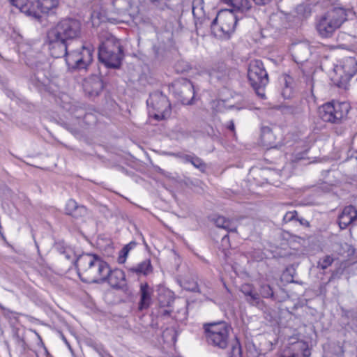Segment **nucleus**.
Returning a JSON list of instances; mask_svg holds the SVG:
<instances>
[{"label":"nucleus","instance_id":"1","mask_svg":"<svg viewBox=\"0 0 357 357\" xmlns=\"http://www.w3.org/2000/svg\"><path fill=\"white\" fill-rule=\"evenodd\" d=\"M82 34L81 22L73 18L60 20L47 33V41L52 57L61 58L67 54L68 43Z\"/></svg>","mask_w":357,"mask_h":357},{"label":"nucleus","instance_id":"2","mask_svg":"<svg viewBox=\"0 0 357 357\" xmlns=\"http://www.w3.org/2000/svg\"><path fill=\"white\" fill-rule=\"evenodd\" d=\"M206 343L215 348L225 349L231 347L229 357H242L241 346L237 338L229 337L231 328L225 321L206 323L203 325Z\"/></svg>","mask_w":357,"mask_h":357},{"label":"nucleus","instance_id":"3","mask_svg":"<svg viewBox=\"0 0 357 357\" xmlns=\"http://www.w3.org/2000/svg\"><path fill=\"white\" fill-rule=\"evenodd\" d=\"M75 265L82 281L87 283H102L109 273V266L100 257L94 254H82L77 257Z\"/></svg>","mask_w":357,"mask_h":357},{"label":"nucleus","instance_id":"4","mask_svg":"<svg viewBox=\"0 0 357 357\" xmlns=\"http://www.w3.org/2000/svg\"><path fill=\"white\" fill-rule=\"evenodd\" d=\"M101 45L98 50L99 61L110 68H119L124 54L119 40L109 33L100 36Z\"/></svg>","mask_w":357,"mask_h":357},{"label":"nucleus","instance_id":"5","mask_svg":"<svg viewBox=\"0 0 357 357\" xmlns=\"http://www.w3.org/2000/svg\"><path fill=\"white\" fill-rule=\"evenodd\" d=\"M346 20L345 10L342 8H334L317 19L316 29L321 38H331Z\"/></svg>","mask_w":357,"mask_h":357},{"label":"nucleus","instance_id":"6","mask_svg":"<svg viewBox=\"0 0 357 357\" xmlns=\"http://www.w3.org/2000/svg\"><path fill=\"white\" fill-rule=\"evenodd\" d=\"M10 3L26 15L40 21L41 14H48L59 5V0H10Z\"/></svg>","mask_w":357,"mask_h":357},{"label":"nucleus","instance_id":"7","mask_svg":"<svg viewBox=\"0 0 357 357\" xmlns=\"http://www.w3.org/2000/svg\"><path fill=\"white\" fill-rule=\"evenodd\" d=\"M248 77L258 96L265 98L264 88L268 83V73L261 60L252 61L248 67Z\"/></svg>","mask_w":357,"mask_h":357},{"label":"nucleus","instance_id":"8","mask_svg":"<svg viewBox=\"0 0 357 357\" xmlns=\"http://www.w3.org/2000/svg\"><path fill=\"white\" fill-rule=\"evenodd\" d=\"M146 103L149 108V113L155 119L160 121L170 116L171 105L167 97L162 92L156 91L150 93Z\"/></svg>","mask_w":357,"mask_h":357},{"label":"nucleus","instance_id":"9","mask_svg":"<svg viewBox=\"0 0 357 357\" xmlns=\"http://www.w3.org/2000/svg\"><path fill=\"white\" fill-rule=\"evenodd\" d=\"M348 112V106L344 102H329L319 107V115L326 122L340 123Z\"/></svg>","mask_w":357,"mask_h":357},{"label":"nucleus","instance_id":"10","mask_svg":"<svg viewBox=\"0 0 357 357\" xmlns=\"http://www.w3.org/2000/svg\"><path fill=\"white\" fill-rule=\"evenodd\" d=\"M63 57L66 58V64L69 68L85 69L93 60V49L83 45L81 50H67V54Z\"/></svg>","mask_w":357,"mask_h":357},{"label":"nucleus","instance_id":"11","mask_svg":"<svg viewBox=\"0 0 357 357\" xmlns=\"http://www.w3.org/2000/svg\"><path fill=\"white\" fill-rule=\"evenodd\" d=\"M335 73L338 77L334 78L335 84L340 87L346 89L349 80L357 73V61L354 58H349L341 66L335 68Z\"/></svg>","mask_w":357,"mask_h":357},{"label":"nucleus","instance_id":"12","mask_svg":"<svg viewBox=\"0 0 357 357\" xmlns=\"http://www.w3.org/2000/svg\"><path fill=\"white\" fill-rule=\"evenodd\" d=\"M242 18V15H238L233 13V10L229 9L220 10L216 17L213 20V29H215L217 24H220V29L222 33H227L228 36L234 31L237 22Z\"/></svg>","mask_w":357,"mask_h":357},{"label":"nucleus","instance_id":"13","mask_svg":"<svg viewBox=\"0 0 357 357\" xmlns=\"http://www.w3.org/2000/svg\"><path fill=\"white\" fill-rule=\"evenodd\" d=\"M172 92L176 98L183 105H191L195 98V89L192 83L187 79L176 81L172 86Z\"/></svg>","mask_w":357,"mask_h":357},{"label":"nucleus","instance_id":"14","mask_svg":"<svg viewBox=\"0 0 357 357\" xmlns=\"http://www.w3.org/2000/svg\"><path fill=\"white\" fill-rule=\"evenodd\" d=\"M291 55L297 63L307 61L311 54V47L307 42L293 44L291 47Z\"/></svg>","mask_w":357,"mask_h":357},{"label":"nucleus","instance_id":"15","mask_svg":"<svg viewBox=\"0 0 357 357\" xmlns=\"http://www.w3.org/2000/svg\"><path fill=\"white\" fill-rule=\"evenodd\" d=\"M84 91L91 98L98 96L103 89V83L99 77L93 76L84 80Z\"/></svg>","mask_w":357,"mask_h":357},{"label":"nucleus","instance_id":"16","mask_svg":"<svg viewBox=\"0 0 357 357\" xmlns=\"http://www.w3.org/2000/svg\"><path fill=\"white\" fill-rule=\"evenodd\" d=\"M114 289H123L126 286L124 272L119 268L112 270L109 267V273L105 278V282Z\"/></svg>","mask_w":357,"mask_h":357},{"label":"nucleus","instance_id":"17","mask_svg":"<svg viewBox=\"0 0 357 357\" xmlns=\"http://www.w3.org/2000/svg\"><path fill=\"white\" fill-rule=\"evenodd\" d=\"M357 220V210L349 205L344 208L338 216V225L341 229H346L349 225Z\"/></svg>","mask_w":357,"mask_h":357},{"label":"nucleus","instance_id":"18","mask_svg":"<svg viewBox=\"0 0 357 357\" xmlns=\"http://www.w3.org/2000/svg\"><path fill=\"white\" fill-rule=\"evenodd\" d=\"M129 274H135L137 276H147L153 273V267L150 259H146L135 266L126 267Z\"/></svg>","mask_w":357,"mask_h":357},{"label":"nucleus","instance_id":"19","mask_svg":"<svg viewBox=\"0 0 357 357\" xmlns=\"http://www.w3.org/2000/svg\"><path fill=\"white\" fill-rule=\"evenodd\" d=\"M153 289L146 283L140 285L139 295L140 300L138 309L140 311L148 309L152 303Z\"/></svg>","mask_w":357,"mask_h":357},{"label":"nucleus","instance_id":"20","mask_svg":"<svg viewBox=\"0 0 357 357\" xmlns=\"http://www.w3.org/2000/svg\"><path fill=\"white\" fill-rule=\"evenodd\" d=\"M87 208L84 206L78 204V203L73 199H69L66 204V214L74 218L79 219L84 218L87 215Z\"/></svg>","mask_w":357,"mask_h":357},{"label":"nucleus","instance_id":"21","mask_svg":"<svg viewBox=\"0 0 357 357\" xmlns=\"http://www.w3.org/2000/svg\"><path fill=\"white\" fill-rule=\"evenodd\" d=\"M225 3L230 6L233 13L237 15L241 14L243 16L244 13L249 11L252 7L251 3L249 0H222Z\"/></svg>","mask_w":357,"mask_h":357},{"label":"nucleus","instance_id":"22","mask_svg":"<svg viewBox=\"0 0 357 357\" xmlns=\"http://www.w3.org/2000/svg\"><path fill=\"white\" fill-rule=\"evenodd\" d=\"M212 221L218 228L225 229L227 232H236V221L229 220L222 215H218L212 218Z\"/></svg>","mask_w":357,"mask_h":357},{"label":"nucleus","instance_id":"23","mask_svg":"<svg viewBox=\"0 0 357 357\" xmlns=\"http://www.w3.org/2000/svg\"><path fill=\"white\" fill-rule=\"evenodd\" d=\"M48 63H40L36 66V72L34 73V79H36V85H45L48 82L49 72Z\"/></svg>","mask_w":357,"mask_h":357},{"label":"nucleus","instance_id":"24","mask_svg":"<svg viewBox=\"0 0 357 357\" xmlns=\"http://www.w3.org/2000/svg\"><path fill=\"white\" fill-rule=\"evenodd\" d=\"M241 291L245 296V300L248 303L254 306H257L259 304V294L255 290L252 285L249 284L242 285Z\"/></svg>","mask_w":357,"mask_h":357},{"label":"nucleus","instance_id":"25","mask_svg":"<svg viewBox=\"0 0 357 357\" xmlns=\"http://www.w3.org/2000/svg\"><path fill=\"white\" fill-rule=\"evenodd\" d=\"M261 137L265 146H270L271 148L277 146L275 134L273 130L268 126L262 127Z\"/></svg>","mask_w":357,"mask_h":357},{"label":"nucleus","instance_id":"26","mask_svg":"<svg viewBox=\"0 0 357 357\" xmlns=\"http://www.w3.org/2000/svg\"><path fill=\"white\" fill-rule=\"evenodd\" d=\"M192 15L195 18V24L197 29L201 27L202 24L208 22V19L206 17L203 7L201 5H193Z\"/></svg>","mask_w":357,"mask_h":357},{"label":"nucleus","instance_id":"27","mask_svg":"<svg viewBox=\"0 0 357 357\" xmlns=\"http://www.w3.org/2000/svg\"><path fill=\"white\" fill-rule=\"evenodd\" d=\"M209 76L212 81L224 82L228 77V70L225 68V65L213 68L209 73Z\"/></svg>","mask_w":357,"mask_h":357},{"label":"nucleus","instance_id":"28","mask_svg":"<svg viewBox=\"0 0 357 357\" xmlns=\"http://www.w3.org/2000/svg\"><path fill=\"white\" fill-rule=\"evenodd\" d=\"M174 0H148L151 6L159 10L171 9Z\"/></svg>","mask_w":357,"mask_h":357},{"label":"nucleus","instance_id":"29","mask_svg":"<svg viewBox=\"0 0 357 357\" xmlns=\"http://www.w3.org/2000/svg\"><path fill=\"white\" fill-rule=\"evenodd\" d=\"M64 107L77 119L86 116L84 109L82 106L77 105V104H70L69 106L67 105Z\"/></svg>","mask_w":357,"mask_h":357},{"label":"nucleus","instance_id":"30","mask_svg":"<svg viewBox=\"0 0 357 357\" xmlns=\"http://www.w3.org/2000/svg\"><path fill=\"white\" fill-rule=\"evenodd\" d=\"M106 17L100 11L93 10L91 14V20L93 26H98L102 22H105Z\"/></svg>","mask_w":357,"mask_h":357},{"label":"nucleus","instance_id":"31","mask_svg":"<svg viewBox=\"0 0 357 357\" xmlns=\"http://www.w3.org/2000/svg\"><path fill=\"white\" fill-rule=\"evenodd\" d=\"M182 286L183 288L188 291H193V292H200L198 284L197 281L194 279L192 280H185L183 282Z\"/></svg>","mask_w":357,"mask_h":357},{"label":"nucleus","instance_id":"32","mask_svg":"<svg viewBox=\"0 0 357 357\" xmlns=\"http://www.w3.org/2000/svg\"><path fill=\"white\" fill-rule=\"evenodd\" d=\"M264 298H274V293L272 287L269 284H263L260 286L259 296Z\"/></svg>","mask_w":357,"mask_h":357},{"label":"nucleus","instance_id":"33","mask_svg":"<svg viewBox=\"0 0 357 357\" xmlns=\"http://www.w3.org/2000/svg\"><path fill=\"white\" fill-rule=\"evenodd\" d=\"M190 163L196 168L199 169L201 172H204L206 167V164L199 157L193 155Z\"/></svg>","mask_w":357,"mask_h":357},{"label":"nucleus","instance_id":"34","mask_svg":"<svg viewBox=\"0 0 357 357\" xmlns=\"http://www.w3.org/2000/svg\"><path fill=\"white\" fill-rule=\"evenodd\" d=\"M165 296V295L160 294L158 298V301L160 306L161 307H170L172 303L174 302V298H172V293L167 292V300L165 301L163 300V298Z\"/></svg>","mask_w":357,"mask_h":357},{"label":"nucleus","instance_id":"35","mask_svg":"<svg viewBox=\"0 0 357 357\" xmlns=\"http://www.w3.org/2000/svg\"><path fill=\"white\" fill-rule=\"evenodd\" d=\"M333 261V259L331 256H325L323 259H321L318 262V266L321 269H326Z\"/></svg>","mask_w":357,"mask_h":357},{"label":"nucleus","instance_id":"36","mask_svg":"<svg viewBox=\"0 0 357 357\" xmlns=\"http://www.w3.org/2000/svg\"><path fill=\"white\" fill-rule=\"evenodd\" d=\"M15 341L17 347L20 348L22 352H25L29 349L24 338L20 337L18 334L15 335Z\"/></svg>","mask_w":357,"mask_h":357},{"label":"nucleus","instance_id":"37","mask_svg":"<svg viewBox=\"0 0 357 357\" xmlns=\"http://www.w3.org/2000/svg\"><path fill=\"white\" fill-rule=\"evenodd\" d=\"M211 29L212 33L216 37L222 38L224 36H228L227 33H222L220 31H218V29H220V24H217V25L215 26V29H213V20L212 21V22H211Z\"/></svg>","mask_w":357,"mask_h":357},{"label":"nucleus","instance_id":"38","mask_svg":"<svg viewBox=\"0 0 357 357\" xmlns=\"http://www.w3.org/2000/svg\"><path fill=\"white\" fill-rule=\"evenodd\" d=\"M297 212L296 211H288L283 217V221L284 222H289L296 219Z\"/></svg>","mask_w":357,"mask_h":357},{"label":"nucleus","instance_id":"39","mask_svg":"<svg viewBox=\"0 0 357 357\" xmlns=\"http://www.w3.org/2000/svg\"><path fill=\"white\" fill-rule=\"evenodd\" d=\"M128 253L129 252L127 250V248H123L122 250L120 251L119 256L118 258V262L119 264L125 263Z\"/></svg>","mask_w":357,"mask_h":357},{"label":"nucleus","instance_id":"40","mask_svg":"<svg viewBox=\"0 0 357 357\" xmlns=\"http://www.w3.org/2000/svg\"><path fill=\"white\" fill-rule=\"evenodd\" d=\"M36 335H37L38 337V339L39 340V344L41 345V347H43V353H44V355L45 356V357H49L50 356V354L49 353L48 350L47 349V348L45 347L44 345V343L42 341V339L40 337V336L37 333H36Z\"/></svg>","mask_w":357,"mask_h":357},{"label":"nucleus","instance_id":"41","mask_svg":"<svg viewBox=\"0 0 357 357\" xmlns=\"http://www.w3.org/2000/svg\"><path fill=\"white\" fill-rule=\"evenodd\" d=\"M257 6H266L270 4L274 0H252Z\"/></svg>","mask_w":357,"mask_h":357},{"label":"nucleus","instance_id":"42","mask_svg":"<svg viewBox=\"0 0 357 357\" xmlns=\"http://www.w3.org/2000/svg\"><path fill=\"white\" fill-rule=\"evenodd\" d=\"M194 154L192 155H188V154H183L180 156V158L184 162H190Z\"/></svg>","mask_w":357,"mask_h":357},{"label":"nucleus","instance_id":"43","mask_svg":"<svg viewBox=\"0 0 357 357\" xmlns=\"http://www.w3.org/2000/svg\"><path fill=\"white\" fill-rule=\"evenodd\" d=\"M136 245H137V243L135 241H131L128 244L125 245L123 247V248H127V250L128 252H130L131 250H132L136 246Z\"/></svg>","mask_w":357,"mask_h":357},{"label":"nucleus","instance_id":"44","mask_svg":"<svg viewBox=\"0 0 357 357\" xmlns=\"http://www.w3.org/2000/svg\"><path fill=\"white\" fill-rule=\"evenodd\" d=\"M311 353H310V351L309 349V348L305 346V347L303 349V357H310Z\"/></svg>","mask_w":357,"mask_h":357},{"label":"nucleus","instance_id":"45","mask_svg":"<svg viewBox=\"0 0 357 357\" xmlns=\"http://www.w3.org/2000/svg\"><path fill=\"white\" fill-rule=\"evenodd\" d=\"M296 220L298 221L301 225L304 226H309V222L305 219L301 218H296Z\"/></svg>","mask_w":357,"mask_h":357},{"label":"nucleus","instance_id":"46","mask_svg":"<svg viewBox=\"0 0 357 357\" xmlns=\"http://www.w3.org/2000/svg\"><path fill=\"white\" fill-rule=\"evenodd\" d=\"M222 243L224 245L225 243H229V236L227 234H225L222 238Z\"/></svg>","mask_w":357,"mask_h":357},{"label":"nucleus","instance_id":"47","mask_svg":"<svg viewBox=\"0 0 357 357\" xmlns=\"http://www.w3.org/2000/svg\"><path fill=\"white\" fill-rule=\"evenodd\" d=\"M227 128L229 130H230L231 131H234V123L233 121H229Z\"/></svg>","mask_w":357,"mask_h":357},{"label":"nucleus","instance_id":"48","mask_svg":"<svg viewBox=\"0 0 357 357\" xmlns=\"http://www.w3.org/2000/svg\"><path fill=\"white\" fill-rule=\"evenodd\" d=\"M170 312H171V310H161V314L163 315V316H167V315H169L170 314Z\"/></svg>","mask_w":357,"mask_h":357},{"label":"nucleus","instance_id":"49","mask_svg":"<svg viewBox=\"0 0 357 357\" xmlns=\"http://www.w3.org/2000/svg\"><path fill=\"white\" fill-rule=\"evenodd\" d=\"M342 313L344 316L349 317V311L342 310Z\"/></svg>","mask_w":357,"mask_h":357},{"label":"nucleus","instance_id":"50","mask_svg":"<svg viewBox=\"0 0 357 357\" xmlns=\"http://www.w3.org/2000/svg\"><path fill=\"white\" fill-rule=\"evenodd\" d=\"M303 8H304V6H301V5L298 6L297 7V10H298V12H300V11H301Z\"/></svg>","mask_w":357,"mask_h":357},{"label":"nucleus","instance_id":"51","mask_svg":"<svg viewBox=\"0 0 357 357\" xmlns=\"http://www.w3.org/2000/svg\"><path fill=\"white\" fill-rule=\"evenodd\" d=\"M171 155H174L177 158H180V156L182 155L181 153H171Z\"/></svg>","mask_w":357,"mask_h":357},{"label":"nucleus","instance_id":"52","mask_svg":"<svg viewBox=\"0 0 357 357\" xmlns=\"http://www.w3.org/2000/svg\"><path fill=\"white\" fill-rule=\"evenodd\" d=\"M303 158H304V157H303V156H298H298H296V159H297V160H301V159H303Z\"/></svg>","mask_w":357,"mask_h":357},{"label":"nucleus","instance_id":"53","mask_svg":"<svg viewBox=\"0 0 357 357\" xmlns=\"http://www.w3.org/2000/svg\"><path fill=\"white\" fill-rule=\"evenodd\" d=\"M0 308L2 310H5V307L3 305H1V304H0Z\"/></svg>","mask_w":357,"mask_h":357},{"label":"nucleus","instance_id":"54","mask_svg":"<svg viewBox=\"0 0 357 357\" xmlns=\"http://www.w3.org/2000/svg\"><path fill=\"white\" fill-rule=\"evenodd\" d=\"M119 0H114V4L115 5V3L118 1Z\"/></svg>","mask_w":357,"mask_h":357},{"label":"nucleus","instance_id":"55","mask_svg":"<svg viewBox=\"0 0 357 357\" xmlns=\"http://www.w3.org/2000/svg\"><path fill=\"white\" fill-rule=\"evenodd\" d=\"M36 356H37V357H39V356H38V354H36Z\"/></svg>","mask_w":357,"mask_h":357},{"label":"nucleus","instance_id":"56","mask_svg":"<svg viewBox=\"0 0 357 357\" xmlns=\"http://www.w3.org/2000/svg\"><path fill=\"white\" fill-rule=\"evenodd\" d=\"M49 357H53V356L52 355H50V356H49Z\"/></svg>","mask_w":357,"mask_h":357}]
</instances>
